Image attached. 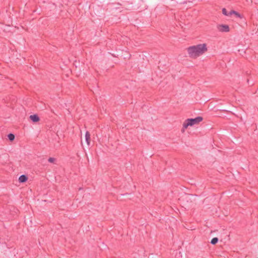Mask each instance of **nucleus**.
Returning <instances> with one entry per match:
<instances>
[{
	"instance_id": "1",
	"label": "nucleus",
	"mask_w": 258,
	"mask_h": 258,
	"mask_svg": "<svg viewBox=\"0 0 258 258\" xmlns=\"http://www.w3.org/2000/svg\"><path fill=\"white\" fill-rule=\"evenodd\" d=\"M187 50L190 57L196 58L207 51V45L204 43L191 46Z\"/></svg>"
},
{
	"instance_id": "2",
	"label": "nucleus",
	"mask_w": 258,
	"mask_h": 258,
	"mask_svg": "<svg viewBox=\"0 0 258 258\" xmlns=\"http://www.w3.org/2000/svg\"><path fill=\"white\" fill-rule=\"evenodd\" d=\"M203 118L201 116H198L195 118H188L185 120L183 123V129L182 132L184 131V129L187 128L188 126H192L200 122L203 120Z\"/></svg>"
},
{
	"instance_id": "3",
	"label": "nucleus",
	"mask_w": 258,
	"mask_h": 258,
	"mask_svg": "<svg viewBox=\"0 0 258 258\" xmlns=\"http://www.w3.org/2000/svg\"><path fill=\"white\" fill-rule=\"evenodd\" d=\"M217 28L218 31L221 32H228L230 31L229 26L226 24L218 25Z\"/></svg>"
},
{
	"instance_id": "4",
	"label": "nucleus",
	"mask_w": 258,
	"mask_h": 258,
	"mask_svg": "<svg viewBox=\"0 0 258 258\" xmlns=\"http://www.w3.org/2000/svg\"><path fill=\"white\" fill-rule=\"evenodd\" d=\"M29 117L34 122H38L40 120L39 116L37 114L31 115Z\"/></svg>"
},
{
	"instance_id": "5",
	"label": "nucleus",
	"mask_w": 258,
	"mask_h": 258,
	"mask_svg": "<svg viewBox=\"0 0 258 258\" xmlns=\"http://www.w3.org/2000/svg\"><path fill=\"white\" fill-rule=\"evenodd\" d=\"M28 180V177L25 175H22L19 178V181L20 183H24Z\"/></svg>"
},
{
	"instance_id": "6",
	"label": "nucleus",
	"mask_w": 258,
	"mask_h": 258,
	"mask_svg": "<svg viewBox=\"0 0 258 258\" xmlns=\"http://www.w3.org/2000/svg\"><path fill=\"white\" fill-rule=\"evenodd\" d=\"M85 139L88 145H89L90 143V134L88 131L86 132L85 134Z\"/></svg>"
},
{
	"instance_id": "7",
	"label": "nucleus",
	"mask_w": 258,
	"mask_h": 258,
	"mask_svg": "<svg viewBox=\"0 0 258 258\" xmlns=\"http://www.w3.org/2000/svg\"><path fill=\"white\" fill-rule=\"evenodd\" d=\"M8 137L10 141H13L15 139V135L13 134H9Z\"/></svg>"
},
{
	"instance_id": "8",
	"label": "nucleus",
	"mask_w": 258,
	"mask_h": 258,
	"mask_svg": "<svg viewBox=\"0 0 258 258\" xmlns=\"http://www.w3.org/2000/svg\"><path fill=\"white\" fill-rule=\"evenodd\" d=\"M218 241V238L217 237H214L212 239L211 243L212 244H216Z\"/></svg>"
},
{
	"instance_id": "9",
	"label": "nucleus",
	"mask_w": 258,
	"mask_h": 258,
	"mask_svg": "<svg viewBox=\"0 0 258 258\" xmlns=\"http://www.w3.org/2000/svg\"><path fill=\"white\" fill-rule=\"evenodd\" d=\"M56 161V159L53 157H50L48 159V161L50 163H55V161Z\"/></svg>"
},
{
	"instance_id": "10",
	"label": "nucleus",
	"mask_w": 258,
	"mask_h": 258,
	"mask_svg": "<svg viewBox=\"0 0 258 258\" xmlns=\"http://www.w3.org/2000/svg\"><path fill=\"white\" fill-rule=\"evenodd\" d=\"M222 14L225 16H229V13L227 12L225 8L222 9Z\"/></svg>"
},
{
	"instance_id": "11",
	"label": "nucleus",
	"mask_w": 258,
	"mask_h": 258,
	"mask_svg": "<svg viewBox=\"0 0 258 258\" xmlns=\"http://www.w3.org/2000/svg\"><path fill=\"white\" fill-rule=\"evenodd\" d=\"M236 11H234V10H232L229 13V16H231L232 14H236Z\"/></svg>"
},
{
	"instance_id": "12",
	"label": "nucleus",
	"mask_w": 258,
	"mask_h": 258,
	"mask_svg": "<svg viewBox=\"0 0 258 258\" xmlns=\"http://www.w3.org/2000/svg\"><path fill=\"white\" fill-rule=\"evenodd\" d=\"M236 11H234V10H232L229 13V16H231L232 14H236Z\"/></svg>"
},
{
	"instance_id": "13",
	"label": "nucleus",
	"mask_w": 258,
	"mask_h": 258,
	"mask_svg": "<svg viewBox=\"0 0 258 258\" xmlns=\"http://www.w3.org/2000/svg\"><path fill=\"white\" fill-rule=\"evenodd\" d=\"M234 15L237 18H241L240 14L237 12H236V14Z\"/></svg>"
}]
</instances>
